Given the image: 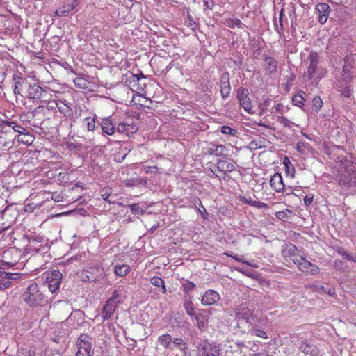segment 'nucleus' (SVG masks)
I'll use <instances>...</instances> for the list:
<instances>
[{
  "mask_svg": "<svg viewBox=\"0 0 356 356\" xmlns=\"http://www.w3.org/2000/svg\"><path fill=\"white\" fill-rule=\"evenodd\" d=\"M341 167L344 168L337 178L339 186L344 190H349L356 186V172L353 162L343 157L339 160Z\"/></svg>",
  "mask_w": 356,
  "mask_h": 356,
  "instance_id": "1",
  "label": "nucleus"
},
{
  "mask_svg": "<svg viewBox=\"0 0 356 356\" xmlns=\"http://www.w3.org/2000/svg\"><path fill=\"white\" fill-rule=\"evenodd\" d=\"M24 301L31 307L41 305L45 300V296L38 284L32 283L22 294Z\"/></svg>",
  "mask_w": 356,
  "mask_h": 356,
  "instance_id": "2",
  "label": "nucleus"
},
{
  "mask_svg": "<svg viewBox=\"0 0 356 356\" xmlns=\"http://www.w3.org/2000/svg\"><path fill=\"white\" fill-rule=\"evenodd\" d=\"M92 343L93 339L90 336L86 334H80L77 339L78 351L76 356H93Z\"/></svg>",
  "mask_w": 356,
  "mask_h": 356,
  "instance_id": "3",
  "label": "nucleus"
},
{
  "mask_svg": "<svg viewBox=\"0 0 356 356\" xmlns=\"http://www.w3.org/2000/svg\"><path fill=\"white\" fill-rule=\"evenodd\" d=\"M24 254L20 249L10 247L3 252L2 257L6 265L13 266L22 259Z\"/></svg>",
  "mask_w": 356,
  "mask_h": 356,
  "instance_id": "4",
  "label": "nucleus"
},
{
  "mask_svg": "<svg viewBox=\"0 0 356 356\" xmlns=\"http://www.w3.org/2000/svg\"><path fill=\"white\" fill-rule=\"evenodd\" d=\"M220 351L219 346L213 343L204 341L199 344L197 356H220Z\"/></svg>",
  "mask_w": 356,
  "mask_h": 356,
  "instance_id": "5",
  "label": "nucleus"
},
{
  "mask_svg": "<svg viewBox=\"0 0 356 356\" xmlns=\"http://www.w3.org/2000/svg\"><path fill=\"white\" fill-rule=\"evenodd\" d=\"M291 260L302 272L312 275H316L319 273V268L316 264L311 263L301 256H296L295 258L291 259Z\"/></svg>",
  "mask_w": 356,
  "mask_h": 356,
  "instance_id": "6",
  "label": "nucleus"
},
{
  "mask_svg": "<svg viewBox=\"0 0 356 356\" xmlns=\"http://www.w3.org/2000/svg\"><path fill=\"white\" fill-rule=\"evenodd\" d=\"M235 320L248 321L249 323H256L258 318L254 315V309L246 307H240L234 311Z\"/></svg>",
  "mask_w": 356,
  "mask_h": 356,
  "instance_id": "7",
  "label": "nucleus"
},
{
  "mask_svg": "<svg viewBox=\"0 0 356 356\" xmlns=\"http://www.w3.org/2000/svg\"><path fill=\"white\" fill-rule=\"evenodd\" d=\"M307 60L309 61V64L307 72L304 73V76L308 80H311L317 74L320 56L318 53L312 51L308 56Z\"/></svg>",
  "mask_w": 356,
  "mask_h": 356,
  "instance_id": "8",
  "label": "nucleus"
},
{
  "mask_svg": "<svg viewBox=\"0 0 356 356\" xmlns=\"http://www.w3.org/2000/svg\"><path fill=\"white\" fill-rule=\"evenodd\" d=\"M46 90L38 83H29L26 92H25V96L29 99H33V101H38L41 99L44 95H46Z\"/></svg>",
  "mask_w": 356,
  "mask_h": 356,
  "instance_id": "9",
  "label": "nucleus"
},
{
  "mask_svg": "<svg viewBox=\"0 0 356 356\" xmlns=\"http://www.w3.org/2000/svg\"><path fill=\"white\" fill-rule=\"evenodd\" d=\"M248 95L249 92L248 89L241 87L237 90V98L240 102V105L248 113H253L252 102Z\"/></svg>",
  "mask_w": 356,
  "mask_h": 356,
  "instance_id": "10",
  "label": "nucleus"
},
{
  "mask_svg": "<svg viewBox=\"0 0 356 356\" xmlns=\"http://www.w3.org/2000/svg\"><path fill=\"white\" fill-rule=\"evenodd\" d=\"M21 276L22 274L7 273L0 270V291L11 287L13 282Z\"/></svg>",
  "mask_w": 356,
  "mask_h": 356,
  "instance_id": "11",
  "label": "nucleus"
},
{
  "mask_svg": "<svg viewBox=\"0 0 356 356\" xmlns=\"http://www.w3.org/2000/svg\"><path fill=\"white\" fill-rule=\"evenodd\" d=\"M61 280L62 273L58 270H53L50 275H47L46 282L51 293H55L60 288Z\"/></svg>",
  "mask_w": 356,
  "mask_h": 356,
  "instance_id": "12",
  "label": "nucleus"
},
{
  "mask_svg": "<svg viewBox=\"0 0 356 356\" xmlns=\"http://www.w3.org/2000/svg\"><path fill=\"white\" fill-rule=\"evenodd\" d=\"M13 81L14 82L13 92L15 95H22V92H26L29 82L26 78L19 76L18 75H13Z\"/></svg>",
  "mask_w": 356,
  "mask_h": 356,
  "instance_id": "13",
  "label": "nucleus"
},
{
  "mask_svg": "<svg viewBox=\"0 0 356 356\" xmlns=\"http://www.w3.org/2000/svg\"><path fill=\"white\" fill-rule=\"evenodd\" d=\"M210 309H204L201 312L196 314L193 318L196 321V326L200 331H204L208 327L209 323V314H210Z\"/></svg>",
  "mask_w": 356,
  "mask_h": 356,
  "instance_id": "14",
  "label": "nucleus"
},
{
  "mask_svg": "<svg viewBox=\"0 0 356 356\" xmlns=\"http://www.w3.org/2000/svg\"><path fill=\"white\" fill-rule=\"evenodd\" d=\"M299 350L305 355L317 356L319 353L318 348L311 341H302L298 346Z\"/></svg>",
  "mask_w": 356,
  "mask_h": 356,
  "instance_id": "15",
  "label": "nucleus"
},
{
  "mask_svg": "<svg viewBox=\"0 0 356 356\" xmlns=\"http://www.w3.org/2000/svg\"><path fill=\"white\" fill-rule=\"evenodd\" d=\"M78 4L79 0H68L67 3H65L55 11V15L58 17L67 16Z\"/></svg>",
  "mask_w": 356,
  "mask_h": 356,
  "instance_id": "16",
  "label": "nucleus"
},
{
  "mask_svg": "<svg viewBox=\"0 0 356 356\" xmlns=\"http://www.w3.org/2000/svg\"><path fill=\"white\" fill-rule=\"evenodd\" d=\"M28 241L29 244L26 245V248L24 251V255L31 253L32 252L36 253L40 250V248L42 246V244H40L42 241L41 237L32 236L29 238Z\"/></svg>",
  "mask_w": 356,
  "mask_h": 356,
  "instance_id": "17",
  "label": "nucleus"
},
{
  "mask_svg": "<svg viewBox=\"0 0 356 356\" xmlns=\"http://www.w3.org/2000/svg\"><path fill=\"white\" fill-rule=\"evenodd\" d=\"M220 300V295L214 290H207L202 298L201 302L203 305L209 306L214 305Z\"/></svg>",
  "mask_w": 356,
  "mask_h": 356,
  "instance_id": "18",
  "label": "nucleus"
},
{
  "mask_svg": "<svg viewBox=\"0 0 356 356\" xmlns=\"http://www.w3.org/2000/svg\"><path fill=\"white\" fill-rule=\"evenodd\" d=\"M220 93L223 99L227 98L230 95L229 75L227 72H225L221 76L220 80Z\"/></svg>",
  "mask_w": 356,
  "mask_h": 356,
  "instance_id": "19",
  "label": "nucleus"
},
{
  "mask_svg": "<svg viewBox=\"0 0 356 356\" xmlns=\"http://www.w3.org/2000/svg\"><path fill=\"white\" fill-rule=\"evenodd\" d=\"M217 169L222 172L224 176L226 175L227 172H232L236 170L235 163L222 159L217 161Z\"/></svg>",
  "mask_w": 356,
  "mask_h": 356,
  "instance_id": "20",
  "label": "nucleus"
},
{
  "mask_svg": "<svg viewBox=\"0 0 356 356\" xmlns=\"http://www.w3.org/2000/svg\"><path fill=\"white\" fill-rule=\"evenodd\" d=\"M270 185L275 191L280 193L284 189L282 177L279 173H275L270 178Z\"/></svg>",
  "mask_w": 356,
  "mask_h": 356,
  "instance_id": "21",
  "label": "nucleus"
},
{
  "mask_svg": "<svg viewBox=\"0 0 356 356\" xmlns=\"http://www.w3.org/2000/svg\"><path fill=\"white\" fill-rule=\"evenodd\" d=\"M282 11L286 13L291 19V25L296 22V4L293 1L284 2L282 4Z\"/></svg>",
  "mask_w": 356,
  "mask_h": 356,
  "instance_id": "22",
  "label": "nucleus"
},
{
  "mask_svg": "<svg viewBox=\"0 0 356 356\" xmlns=\"http://www.w3.org/2000/svg\"><path fill=\"white\" fill-rule=\"evenodd\" d=\"M100 126L102 131L108 135L111 136L115 133V124L110 117L103 119Z\"/></svg>",
  "mask_w": 356,
  "mask_h": 356,
  "instance_id": "23",
  "label": "nucleus"
},
{
  "mask_svg": "<svg viewBox=\"0 0 356 356\" xmlns=\"http://www.w3.org/2000/svg\"><path fill=\"white\" fill-rule=\"evenodd\" d=\"M117 308L116 303L107 300L102 309V317L104 320L109 319Z\"/></svg>",
  "mask_w": 356,
  "mask_h": 356,
  "instance_id": "24",
  "label": "nucleus"
},
{
  "mask_svg": "<svg viewBox=\"0 0 356 356\" xmlns=\"http://www.w3.org/2000/svg\"><path fill=\"white\" fill-rule=\"evenodd\" d=\"M116 130L119 133H125L126 132L127 135L129 136L130 134H134L136 133V131H138V127H136V125H135L134 124H129L127 122H122L118 125Z\"/></svg>",
  "mask_w": 356,
  "mask_h": 356,
  "instance_id": "25",
  "label": "nucleus"
},
{
  "mask_svg": "<svg viewBox=\"0 0 356 356\" xmlns=\"http://www.w3.org/2000/svg\"><path fill=\"white\" fill-rule=\"evenodd\" d=\"M13 124H15L13 121L3 120L0 123V136L7 135L11 136V134H15L13 131ZM10 138V137H9Z\"/></svg>",
  "mask_w": 356,
  "mask_h": 356,
  "instance_id": "26",
  "label": "nucleus"
},
{
  "mask_svg": "<svg viewBox=\"0 0 356 356\" xmlns=\"http://www.w3.org/2000/svg\"><path fill=\"white\" fill-rule=\"evenodd\" d=\"M226 152L227 149L225 146L222 145H213L211 147L207 148V153L209 154H213L216 156H222L224 158H227V154H225Z\"/></svg>",
  "mask_w": 356,
  "mask_h": 356,
  "instance_id": "27",
  "label": "nucleus"
},
{
  "mask_svg": "<svg viewBox=\"0 0 356 356\" xmlns=\"http://www.w3.org/2000/svg\"><path fill=\"white\" fill-rule=\"evenodd\" d=\"M7 136V135H3L0 136V147L4 148L5 150H9L14 145L15 140V134H11V136Z\"/></svg>",
  "mask_w": 356,
  "mask_h": 356,
  "instance_id": "28",
  "label": "nucleus"
},
{
  "mask_svg": "<svg viewBox=\"0 0 356 356\" xmlns=\"http://www.w3.org/2000/svg\"><path fill=\"white\" fill-rule=\"evenodd\" d=\"M236 324L234 327L235 330L241 333H250L252 325L255 323H249L248 321L236 320Z\"/></svg>",
  "mask_w": 356,
  "mask_h": 356,
  "instance_id": "29",
  "label": "nucleus"
},
{
  "mask_svg": "<svg viewBox=\"0 0 356 356\" xmlns=\"http://www.w3.org/2000/svg\"><path fill=\"white\" fill-rule=\"evenodd\" d=\"M56 105L59 111L63 114L66 118L72 117L73 111L72 108L62 100H58L56 102Z\"/></svg>",
  "mask_w": 356,
  "mask_h": 356,
  "instance_id": "30",
  "label": "nucleus"
},
{
  "mask_svg": "<svg viewBox=\"0 0 356 356\" xmlns=\"http://www.w3.org/2000/svg\"><path fill=\"white\" fill-rule=\"evenodd\" d=\"M15 140H17L18 143L31 145L34 140V136L30 132H26L25 134H17L15 135Z\"/></svg>",
  "mask_w": 356,
  "mask_h": 356,
  "instance_id": "31",
  "label": "nucleus"
},
{
  "mask_svg": "<svg viewBox=\"0 0 356 356\" xmlns=\"http://www.w3.org/2000/svg\"><path fill=\"white\" fill-rule=\"evenodd\" d=\"M158 342L165 348L172 350V338L170 334H165L160 336L158 339Z\"/></svg>",
  "mask_w": 356,
  "mask_h": 356,
  "instance_id": "32",
  "label": "nucleus"
},
{
  "mask_svg": "<svg viewBox=\"0 0 356 356\" xmlns=\"http://www.w3.org/2000/svg\"><path fill=\"white\" fill-rule=\"evenodd\" d=\"M264 61L266 62L267 66L266 67V70L269 74H274L277 71V61L273 58L272 57L266 56L264 58Z\"/></svg>",
  "mask_w": 356,
  "mask_h": 356,
  "instance_id": "33",
  "label": "nucleus"
},
{
  "mask_svg": "<svg viewBox=\"0 0 356 356\" xmlns=\"http://www.w3.org/2000/svg\"><path fill=\"white\" fill-rule=\"evenodd\" d=\"M95 115L86 117L83 120L82 126L86 127L88 131H93L96 127Z\"/></svg>",
  "mask_w": 356,
  "mask_h": 356,
  "instance_id": "34",
  "label": "nucleus"
},
{
  "mask_svg": "<svg viewBox=\"0 0 356 356\" xmlns=\"http://www.w3.org/2000/svg\"><path fill=\"white\" fill-rule=\"evenodd\" d=\"M150 282L154 286L159 288L160 290H161V292L163 294L166 293V291L167 290H166V287H165V282H164V280L163 279H161L159 277L154 276L153 277L151 278Z\"/></svg>",
  "mask_w": 356,
  "mask_h": 356,
  "instance_id": "35",
  "label": "nucleus"
},
{
  "mask_svg": "<svg viewBox=\"0 0 356 356\" xmlns=\"http://www.w3.org/2000/svg\"><path fill=\"white\" fill-rule=\"evenodd\" d=\"M314 291L319 294H328L330 296H333L335 294V289L332 286L325 288L321 285H315Z\"/></svg>",
  "mask_w": 356,
  "mask_h": 356,
  "instance_id": "36",
  "label": "nucleus"
},
{
  "mask_svg": "<svg viewBox=\"0 0 356 356\" xmlns=\"http://www.w3.org/2000/svg\"><path fill=\"white\" fill-rule=\"evenodd\" d=\"M130 271V266L126 264L118 265L115 267V273L120 276L124 277Z\"/></svg>",
  "mask_w": 356,
  "mask_h": 356,
  "instance_id": "37",
  "label": "nucleus"
},
{
  "mask_svg": "<svg viewBox=\"0 0 356 356\" xmlns=\"http://www.w3.org/2000/svg\"><path fill=\"white\" fill-rule=\"evenodd\" d=\"M184 309L188 316L193 318L195 316V307L191 300H186L184 303Z\"/></svg>",
  "mask_w": 356,
  "mask_h": 356,
  "instance_id": "38",
  "label": "nucleus"
},
{
  "mask_svg": "<svg viewBox=\"0 0 356 356\" xmlns=\"http://www.w3.org/2000/svg\"><path fill=\"white\" fill-rule=\"evenodd\" d=\"M302 95H305V92L301 90L298 92L297 95L293 97L292 102L293 105L299 107H302L304 105V98Z\"/></svg>",
  "mask_w": 356,
  "mask_h": 356,
  "instance_id": "39",
  "label": "nucleus"
},
{
  "mask_svg": "<svg viewBox=\"0 0 356 356\" xmlns=\"http://www.w3.org/2000/svg\"><path fill=\"white\" fill-rule=\"evenodd\" d=\"M318 15H326L327 17L329 16V13L330 12V7L327 3H318L316 7Z\"/></svg>",
  "mask_w": 356,
  "mask_h": 356,
  "instance_id": "40",
  "label": "nucleus"
},
{
  "mask_svg": "<svg viewBox=\"0 0 356 356\" xmlns=\"http://www.w3.org/2000/svg\"><path fill=\"white\" fill-rule=\"evenodd\" d=\"M249 334L251 335H256L264 339L268 338L266 333L263 330L257 327L254 325H252Z\"/></svg>",
  "mask_w": 356,
  "mask_h": 356,
  "instance_id": "41",
  "label": "nucleus"
},
{
  "mask_svg": "<svg viewBox=\"0 0 356 356\" xmlns=\"http://www.w3.org/2000/svg\"><path fill=\"white\" fill-rule=\"evenodd\" d=\"M351 67L349 65H345L343 67V79L346 83L350 82L353 78L352 74L350 72Z\"/></svg>",
  "mask_w": 356,
  "mask_h": 356,
  "instance_id": "42",
  "label": "nucleus"
},
{
  "mask_svg": "<svg viewBox=\"0 0 356 356\" xmlns=\"http://www.w3.org/2000/svg\"><path fill=\"white\" fill-rule=\"evenodd\" d=\"M283 163L285 166V168H286V172L288 175H291L292 177L294 176V172H295V168L292 165L288 157H285L284 159V161H283Z\"/></svg>",
  "mask_w": 356,
  "mask_h": 356,
  "instance_id": "43",
  "label": "nucleus"
},
{
  "mask_svg": "<svg viewBox=\"0 0 356 356\" xmlns=\"http://www.w3.org/2000/svg\"><path fill=\"white\" fill-rule=\"evenodd\" d=\"M74 83L76 87L81 89L88 88L89 83V82L86 79L82 77H76L74 79Z\"/></svg>",
  "mask_w": 356,
  "mask_h": 356,
  "instance_id": "44",
  "label": "nucleus"
},
{
  "mask_svg": "<svg viewBox=\"0 0 356 356\" xmlns=\"http://www.w3.org/2000/svg\"><path fill=\"white\" fill-rule=\"evenodd\" d=\"M172 347H179L182 351L188 349V344L181 338H175L172 342Z\"/></svg>",
  "mask_w": 356,
  "mask_h": 356,
  "instance_id": "45",
  "label": "nucleus"
},
{
  "mask_svg": "<svg viewBox=\"0 0 356 356\" xmlns=\"http://www.w3.org/2000/svg\"><path fill=\"white\" fill-rule=\"evenodd\" d=\"M121 298L122 290L117 289L113 291L112 296L108 299V300H111V302L116 303V305L118 306V305L122 302Z\"/></svg>",
  "mask_w": 356,
  "mask_h": 356,
  "instance_id": "46",
  "label": "nucleus"
},
{
  "mask_svg": "<svg viewBox=\"0 0 356 356\" xmlns=\"http://www.w3.org/2000/svg\"><path fill=\"white\" fill-rule=\"evenodd\" d=\"M338 252L346 260L356 263V253L354 254H350L345 250H339Z\"/></svg>",
  "mask_w": 356,
  "mask_h": 356,
  "instance_id": "47",
  "label": "nucleus"
},
{
  "mask_svg": "<svg viewBox=\"0 0 356 356\" xmlns=\"http://www.w3.org/2000/svg\"><path fill=\"white\" fill-rule=\"evenodd\" d=\"M284 13H285L284 11H282V8L280 12V15H279L280 25L278 26L277 24H275V30L279 33L283 30V28H284L283 23H284Z\"/></svg>",
  "mask_w": 356,
  "mask_h": 356,
  "instance_id": "48",
  "label": "nucleus"
},
{
  "mask_svg": "<svg viewBox=\"0 0 356 356\" xmlns=\"http://www.w3.org/2000/svg\"><path fill=\"white\" fill-rule=\"evenodd\" d=\"M312 108L316 112H318L321 108V107L323 106V101L319 96L315 97L312 99Z\"/></svg>",
  "mask_w": 356,
  "mask_h": 356,
  "instance_id": "49",
  "label": "nucleus"
},
{
  "mask_svg": "<svg viewBox=\"0 0 356 356\" xmlns=\"http://www.w3.org/2000/svg\"><path fill=\"white\" fill-rule=\"evenodd\" d=\"M221 132L225 135H230L236 136L238 131L235 129H232L229 126L224 125L221 127Z\"/></svg>",
  "mask_w": 356,
  "mask_h": 356,
  "instance_id": "50",
  "label": "nucleus"
},
{
  "mask_svg": "<svg viewBox=\"0 0 356 356\" xmlns=\"http://www.w3.org/2000/svg\"><path fill=\"white\" fill-rule=\"evenodd\" d=\"M291 213V210L286 209L284 211L276 212L275 216L279 220H284V219L288 218Z\"/></svg>",
  "mask_w": 356,
  "mask_h": 356,
  "instance_id": "51",
  "label": "nucleus"
},
{
  "mask_svg": "<svg viewBox=\"0 0 356 356\" xmlns=\"http://www.w3.org/2000/svg\"><path fill=\"white\" fill-rule=\"evenodd\" d=\"M195 287V284L188 280H187L185 283L182 284L183 290L184 293H186V294L189 293V292L193 291Z\"/></svg>",
  "mask_w": 356,
  "mask_h": 356,
  "instance_id": "52",
  "label": "nucleus"
},
{
  "mask_svg": "<svg viewBox=\"0 0 356 356\" xmlns=\"http://www.w3.org/2000/svg\"><path fill=\"white\" fill-rule=\"evenodd\" d=\"M128 207L130 208L131 213L134 214H138V213L143 214L145 213V211L143 210L141 208H140L138 204H136V203L131 204H129Z\"/></svg>",
  "mask_w": 356,
  "mask_h": 356,
  "instance_id": "53",
  "label": "nucleus"
},
{
  "mask_svg": "<svg viewBox=\"0 0 356 356\" xmlns=\"http://www.w3.org/2000/svg\"><path fill=\"white\" fill-rule=\"evenodd\" d=\"M277 122L282 124L285 127L291 128L293 124L291 121L284 116H278Z\"/></svg>",
  "mask_w": 356,
  "mask_h": 356,
  "instance_id": "54",
  "label": "nucleus"
},
{
  "mask_svg": "<svg viewBox=\"0 0 356 356\" xmlns=\"http://www.w3.org/2000/svg\"><path fill=\"white\" fill-rule=\"evenodd\" d=\"M243 23L241 22V20L238 19H232L229 20V22L228 23V26L231 28H234L235 26H237L238 28L242 29L243 28Z\"/></svg>",
  "mask_w": 356,
  "mask_h": 356,
  "instance_id": "55",
  "label": "nucleus"
},
{
  "mask_svg": "<svg viewBox=\"0 0 356 356\" xmlns=\"http://www.w3.org/2000/svg\"><path fill=\"white\" fill-rule=\"evenodd\" d=\"M309 146V144L305 142H298L297 143L296 149L298 152L305 154V149H307Z\"/></svg>",
  "mask_w": 356,
  "mask_h": 356,
  "instance_id": "56",
  "label": "nucleus"
},
{
  "mask_svg": "<svg viewBox=\"0 0 356 356\" xmlns=\"http://www.w3.org/2000/svg\"><path fill=\"white\" fill-rule=\"evenodd\" d=\"M187 17H188V18H187L188 26L191 30L195 31L197 29V24L193 20V17L191 16L188 11Z\"/></svg>",
  "mask_w": 356,
  "mask_h": 356,
  "instance_id": "57",
  "label": "nucleus"
},
{
  "mask_svg": "<svg viewBox=\"0 0 356 356\" xmlns=\"http://www.w3.org/2000/svg\"><path fill=\"white\" fill-rule=\"evenodd\" d=\"M204 10H213L215 6L214 0H203Z\"/></svg>",
  "mask_w": 356,
  "mask_h": 356,
  "instance_id": "58",
  "label": "nucleus"
},
{
  "mask_svg": "<svg viewBox=\"0 0 356 356\" xmlns=\"http://www.w3.org/2000/svg\"><path fill=\"white\" fill-rule=\"evenodd\" d=\"M144 171L146 174H156L158 173V168L156 166H147L144 168Z\"/></svg>",
  "mask_w": 356,
  "mask_h": 356,
  "instance_id": "59",
  "label": "nucleus"
},
{
  "mask_svg": "<svg viewBox=\"0 0 356 356\" xmlns=\"http://www.w3.org/2000/svg\"><path fill=\"white\" fill-rule=\"evenodd\" d=\"M110 195L109 189L104 188L101 191V197L104 201H108Z\"/></svg>",
  "mask_w": 356,
  "mask_h": 356,
  "instance_id": "60",
  "label": "nucleus"
},
{
  "mask_svg": "<svg viewBox=\"0 0 356 356\" xmlns=\"http://www.w3.org/2000/svg\"><path fill=\"white\" fill-rule=\"evenodd\" d=\"M253 207L257 209L268 208V205L261 201H254Z\"/></svg>",
  "mask_w": 356,
  "mask_h": 356,
  "instance_id": "61",
  "label": "nucleus"
},
{
  "mask_svg": "<svg viewBox=\"0 0 356 356\" xmlns=\"http://www.w3.org/2000/svg\"><path fill=\"white\" fill-rule=\"evenodd\" d=\"M313 198H314L313 195L309 194V195H305L304 197L305 205L307 207L309 206L313 202Z\"/></svg>",
  "mask_w": 356,
  "mask_h": 356,
  "instance_id": "62",
  "label": "nucleus"
},
{
  "mask_svg": "<svg viewBox=\"0 0 356 356\" xmlns=\"http://www.w3.org/2000/svg\"><path fill=\"white\" fill-rule=\"evenodd\" d=\"M352 90L349 86H346L341 92V95L346 98H349L351 95Z\"/></svg>",
  "mask_w": 356,
  "mask_h": 356,
  "instance_id": "63",
  "label": "nucleus"
},
{
  "mask_svg": "<svg viewBox=\"0 0 356 356\" xmlns=\"http://www.w3.org/2000/svg\"><path fill=\"white\" fill-rule=\"evenodd\" d=\"M297 248L296 246L293 245H291V247L289 248L287 251V256L288 257H293L295 258L296 256H295V252L296 251Z\"/></svg>",
  "mask_w": 356,
  "mask_h": 356,
  "instance_id": "64",
  "label": "nucleus"
}]
</instances>
